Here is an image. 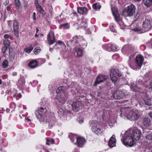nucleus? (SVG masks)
<instances>
[{
    "label": "nucleus",
    "mask_w": 152,
    "mask_h": 152,
    "mask_svg": "<svg viewBox=\"0 0 152 152\" xmlns=\"http://www.w3.org/2000/svg\"><path fill=\"white\" fill-rule=\"evenodd\" d=\"M141 132L140 130L135 129H129L126 131L124 135L123 141L122 142L126 146H132L135 143V140H137L141 137Z\"/></svg>",
    "instance_id": "f257e3e1"
},
{
    "label": "nucleus",
    "mask_w": 152,
    "mask_h": 152,
    "mask_svg": "<svg viewBox=\"0 0 152 152\" xmlns=\"http://www.w3.org/2000/svg\"><path fill=\"white\" fill-rule=\"evenodd\" d=\"M120 116L124 118L134 121L140 116V112L138 110H131L129 107H122L120 109Z\"/></svg>",
    "instance_id": "f03ea898"
},
{
    "label": "nucleus",
    "mask_w": 152,
    "mask_h": 152,
    "mask_svg": "<svg viewBox=\"0 0 152 152\" xmlns=\"http://www.w3.org/2000/svg\"><path fill=\"white\" fill-rule=\"evenodd\" d=\"M65 87L60 86L56 91V92L58 94V100L61 104L64 103L67 98V94L65 91Z\"/></svg>",
    "instance_id": "7ed1b4c3"
},
{
    "label": "nucleus",
    "mask_w": 152,
    "mask_h": 152,
    "mask_svg": "<svg viewBox=\"0 0 152 152\" xmlns=\"http://www.w3.org/2000/svg\"><path fill=\"white\" fill-rule=\"evenodd\" d=\"M91 126L92 131L97 135H100L104 133V130L102 126L97 122L92 121Z\"/></svg>",
    "instance_id": "20e7f679"
},
{
    "label": "nucleus",
    "mask_w": 152,
    "mask_h": 152,
    "mask_svg": "<svg viewBox=\"0 0 152 152\" xmlns=\"http://www.w3.org/2000/svg\"><path fill=\"white\" fill-rule=\"evenodd\" d=\"M135 63L130 65V67L134 70L140 69L144 61L143 56L141 55H138L135 58Z\"/></svg>",
    "instance_id": "39448f33"
},
{
    "label": "nucleus",
    "mask_w": 152,
    "mask_h": 152,
    "mask_svg": "<svg viewBox=\"0 0 152 152\" xmlns=\"http://www.w3.org/2000/svg\"><path fill=\"white\" fill-rule=\"evenodd\" d=\"M110 75L111 80L115 84L118 78L121 76V74L118 69H113L110 71Z\"/></svg>",
    "instance_id": "423d86ee"
},
{
    "label": "nucleus",
    "mask_w": 152,
    "mask_h": 152,
    "mask_svg": "<svg viewBox=\"0 0 152 152\" xmlns=\"http://www.w3.org/2000/svg\"><path fill=\"white\" fill-rule=\"evenodd\" d=\"M133 49L134 48H132L131 45H126L123 47L122 49V52L124 54L129 55L130 54V56L129 57V59L130 60L131 57H132L134 53L133 51Z\"/></svg>",
    "instance_id": "0eeeda50"
},
{
    "label": "nucleus",
    "mask_w": 152,
    "mask_h": 152,
    "mask_svg": "<svg viewBox=\"0 0 152 152\" xmlns=\"http://www.w3.org/2000/svg\"><path fill=\"white\" fill-rule=\"evenodd\" d=\"M126 95H127L126 91L118 90L115 91L113 94V97L115 99H121L123 98Z\"/></svg>",
    "instance_id": "6e6552de"
},
{
    "label": "nucleus",
    "mask_w": 152,
    "mask_h": 152,
    "mask_svg": "<svg viewBox=\"0 0 152 152\" xmlns=\"http://www.w3.org/2000/svg\"><path fill=\"white\" fill-rule=\"evenodd\" d=\"M111 10L114 16L115 20L116 21L118 22V23L119 24L121 28L124 29L123 26L122 27V26L124 25L123 23L120 20V16L119 15L117 11L114 7L111 8Z\"/></svg>",
    "instance_id": "1a4fd4ad"
},
{
    "label": "nucleus",
    "mask_w": 152,
    "mask_h": 152,
    "mask_svg": "<svg viewBox=\"0 0 152 152\" xmlns=\"http://www.w3.org/2000/svg\"><path fill=\"white\" fill-rule=\"evenodd\" d=\"M136 9L134 5L132 4L125 8L124 11L128 16L131 17L133 16L135 13Z\"/></svg>",
    "instance_id": "9d476101"
},
{
    "label": "nucleus",
    "mask_w": 152,
    "mask_h": 152,
    "mask_svg": "<svg viewBox=\"0 0 152 152\" xmlns=\"http://www.w3.org/2000/svg\"><path fill=\"white\" fill-rule=\"evenodd\" d=\"M8 25L10 26H12L13 24V29L15 35L17 37L19 36L18 34V28L19 26L18 22L15 20L13 21H10L8 22Z\"/></svg>",
    "instance_id": "9b49d317"
},
{
    "label": "nucleus",
    "mask_w": 152,
    "mask_h": 152,
    "mask_svg": "<svg viewBox=\"0 0 152 152\" xmlns=\"http://www.w3.org/2000/svg\"><path fill=\"white\" fill-rule=\"evenodd\" d=\"M108 78L107 75H99L97 77L96 81L94 84V86H96L99 84L105 81Z\"/></svg>",
    "instance_id": "f8f14e48"
},
{
    "label": "nucleus",
    "mask_w": 152,
    "mask_h": 152,
    "mask_svg": "<svg viewBox=\"0 0 152 152\" xmlns=\"http://www.w3.org/2000/svg\"><path fill=\"white\" fill-rule=\"evenodd\" d=\"M142 27L145 31H147L152 28V25L149 20L146 19L143 22Z\"/></svg>",
    "instance_id": "ddd939ff"
},
{
    "label": "nucleus",
    "mask_w": 152,
    "mask_h": 152,
    "mask_svg": "<svg viewBox=\"0 0 152 152\" xmlns=\"http://www.w3.org/2000/svg\"><path fill=\"white\" fill-rule=\"evenodd\" d=\"M82 103L80 101H75L72 104V109L75 111H78L81 108Z\"/></svg>",
    "instance_id": "4468645a"
},
{
    "label": "nucleus",
    "mask_w": 152,
    "mask_h": 152,
    "mask_svg": "<svg viewBox=\"0 0 152 152\" xmlns=\"http://www.w3.org/2000/svg\"><path fill=\"white\" fill-rule=\"evenodd\" d=\"M47 39L49 43L51 45L53 44L56 41L54 32L51 31H50L47 36Z\"/></svg>",
    "instance_id": "2eb2a0df"
},
{
    "label": "nucleus",
    "mask_w": 152,
    "mask_h": 152,
    "mask_svg": "<svg viewBox=\"0 0 152 152\" xmlns=\"http://www.w3.org/2000/svg\"><path fill=\"white\" fill-rule=\"evenodd\" d=\"M106 49V50L108 51H115L117 50L118 49V48L116 47V45L111 44H108V45H105Z\"/></svg>",
    "instance_id": "dca6fc26"
},
{
    "label": "nucleus",
    "mask_w": 152,
    "mask_h": 152,
    "mask_svg": "<svg viewBox=\"0 0 152 152\" xmlns=\"http://www.w3.org/2000/svg\"><path fill=\"white\" fill-rule=\"evenodd\" d=\"M143 133L146 135L145 137L146 139L150 141H152V133L150 130L145 129L144 130Z\"/></svg>",
    "instance_id": "f3484780"
},
{
    "label": "nucleus",
    "mask_w": 152,
    "mask_h": 152,
    "mask_svg": "<svg viewBox=\"0 0 152 152\" xmlns=\"http://www.w3.org/2000/svg\"><path fill=\"white\" fill-rule=\"evenodd\" d=\"M87 22V20L85 18L82 17L81 20H78L77 24L80 26L81 27H86V24Z\"/></svg>",
    "instance_id": "a211bd4d"
},
{
    "label": "nucleus",
    "mask_w": 152,
    "mask_h": 152,
    "mask_svg": "<svg viewBox=\"0 0 152 152\" xmlns=\"http://www.w3.org/2000/svg\"><path fill=\"white\" fill-rule=\"evenodd\" d=\"M86 142V140L82 137H78L77 139V145L79 147H82Z\"/></svg>",
    "instance_id": "6ab92c4d"
},
{
    "label": "nucleus",
    "mask_w": 152,
    "mask_h": 152,
    "mask_svg": "<svg viewBox=\"0 0 152 152\" xmlns=\"http://www.w3.org/2000/svg\"><path fill=\"white\" fill-rule=\"evenodd\" d=\"M116 144V139L114 135H113L110 138L108 143V145L110 147H113Z\"/></svg>",
    "instance_id": "aec40b11"
},
{
    "label": "nucleus",
    "mask_w": 152,
    "mask_h": 152,
    "mask_svg": "<svg viewBox=\"0 0 152 152\" xmlns=\"http://www.w3.org/2000/svg\"><path fill=\"white\" fill-rule=\"evenodd\" d=\"M83 38L82 37L80 36H76L73 37V40L72 41L73 42H75L76 43L77 46H78V44L82 40Z\"/></svg>",
    "instance_id": "412c9836"
},
{
    "label": "nucleus",
    "mask_w": 152,
    "mask_h": 152,
    "mask_svg": "<svg viewBox=\"0 0 152 152\" xmlns=\"http://www.w3.org/2000/svg\"><path fill=\"white\" fill-rule=\"evenodd\" d=\"M77 11L78 13L81 14H84L87 13L88 10L87 8L83 7L78 8Z\"/></svg>",
    "instance_id": "4be33fe9"
},
{
    "label": "nucleus",
    "mask_w": 152,
    "mask_h": 152,
    "mask_svg": "<svg viewBox=\"0 0 152 152\" xmlns=\"http://www.w3.org/2000/svg\"><path fill=\"white\" fill-rule=\"evenodd\" d=\"M74 50L77 53V57H80L83 55V50L80 48L76 47L75 48Z\"/></svg>",
    "instance_id": "5701e85b"
},
{
    "label": "nucleus",
    "mask_w": 152,
    "mask_h": 152,
    "mask_svg": "<svg viewBox=\"0 0 152 152\" xmlns=\"http://www.w3.org/2000/svg\"><path fill=\"white\" fill-rule=\"evenodd\" d=\"M28 65L31 68H34L38 65L37 62L36 60L32 61L29 63Z\"/></svg>",
    "instance_id": "b1692460"
},
{
    "label": "nucleus",
    "mask_w": 152,
    "mask_h": 152,
    "mask_svg": "<svg viewBox=\"0 0 152 152\" xmlns=\"http://www.w3.org/2000/svg\"><path fill=\"white\" fill-rule=\"evenodd\" d=\"M144 101L145 104L146 105H151L152 104V100L149 97H145L144 99Z\"/></svg>",
    "instance_id": "393cba45"
},
{
    "label": "nucleus",
    "mask_w": 152,
    "mask_h": 152,
    "mask_svg": "<svg viewBox=\"0 0 152 152\" xmlns=\"http://www.w3.org/2000/svg\"><path fill=\"white\" fill-rule=\"evenodd\" d=\"M70 26L69 23H66L60 25L59 26V28L60 29H66L69 28Z\"/></svg>",
    "instance_id": "a878e982"
},
{
    "label": "nucleus",
    "mask_w": 152,
    "mask_h": 152,
    "mask_svg": "<svg viewBox=\"0 0 152 152\" xmlns=\"http://www.w3.org/2000/svg\"><path fill=\"white\" fill-rule=\"evenodd\" d=\"M78 45L81 46L83 48H85L87 45L86 41L84 39H82V40L79 43Z\"/></svg>",
    "instance_id": "bb28decb"
},
{
    "label": "nucleus",
    "mask_w": 152,
    "mask_h": 152,
    "mask_svg": "<svg viewBox=\"0 0 152 152\" xmlns=\"http://www.w3.org/2000/svg\"><path fill=\"white\" fill-rule=\"evenodd\" d=\"M132 30L135 31L139 32L140 33L145 32L143 29H142L140 26H137L135 28H132Z\"/></svg>",
    "instance_id": "cd10ccee"
},
{
    "label": "nucleus",
    "mask_w": 152,
    "mask_h": 152,
    "mask_svg": "<svg viewBox=\"0 0 152 152\" xmlns=\"http://www.w3.org/2000/svg\"><path fill=\"white\" fill-rule=\"evenodd\" d=\"M35 115L39 121L40 122H42V113H40L39 111L37 110L35 111Z\"/></svg>",
    "instance_id": "c85d7f7f"
},
{
    "label": "nucleus",
    "mask_w": 152,
    "mask_h": 152,
    "mask_svg": "<svg viewBox=\"0 0 152 152\" xmlns=\"http://www.w3.org/2000/svg\"><path fill=\"white\" fill-rule=\"evenodd\" d=\"M144 5L147 7H149L152 4V0H143Z\"/></svg>",
    "instance_id": "c756f323"
},
{
    "label": "nucleus",
    "mask_w": 152,
    "mask_h": 152,
    "mask_svg": "<svg viewBox=\"0 0 152 152\" xmlns=\"http://www.w3.org/2000/svg\"><path fill=\"white\" fill-rule=\"evenodd\" d=\"M101 5L99 3H96L93 5V8L96 10H99L101 8Z\"/></svg>",
    "instance_id": "7c9ffc66"
},
{
    "label": "nucleus",
    "mask_w": 152,
    "mask_h": 152,
    "mask_svg": "<svg viewBox=\"0 0 152 152\" xmlns=\"http://www.w3.org/2000/svg\"><path fill=\"white\" fill-rule=\"evenodd\" d=\"M69 137L72 142H74V140L75 139H77V138L76 135L72 134H69Z\"/></svg>",
    "instance_id": "2f4dec72"
},
{
    "label": "nucleus",
    "mask_w": 152,
    "mask_h": 152,
    "mask_svg": "<svg viewBox=\"0 0 152 152\" xmlns=\"http://www.w3.org/2000/svg\"><path fill=\"white\" fill-rule=\"evenodd\" d=\"M37 9L38 11L40 13L43 14H44V11L42 7L40 5H38L36 6Z\"/></svg>",
    "instance_id": "473e14b6"
},
{
    "label": "nucleus",
    "mask_w": 152,
    "mask_h": 152,
    "mask_svg": "<svg viewBox=\"0 0 152 152\" xmlns=\"http://www.w3.org/2000/svg\"><path fill=\"white\" fill-rule=\"evenodd\" d=\"M33 48L32 46H30V47L26 48L25 49V51L28 53H29L33 49Z\"/></svg>",
    "instance_id": "72a5a7b5"
},
{
    "label": "nucleus",
    "mask_w": 152,
    "mask_h": 152,
    "mask_svg": "<svg viewBox=\"0 0 152 152\" xmlns=\"http://www.w3.org/2000/svg\"><path fill=\"white\" fill-rule=\"evenodd\" d=\"M54 142V140L48 138L47 139V142L46 144L47 145H49L50 143L53 144Z\"/></svg>",
    "instance_id": "f704fd0d"
},
{
    "label": "nucleus",
    "mask_w": 152,
    "mask_h": 152,
    "mask_svg": "<svg viewBox=\"0 0 152 152\" xmlns=\"http://www.w3.org/2000/svg\"><path fill=\"white\" fill-rule=\"evenodd\" d=\"M2 67L4 68H6L8 66V61L7 60H4L2 63Z\"/></svg>",
    "instance_id": "c9c22d12"
},
{
    "label": "nucleus",
    "mask_w": 152,
    "mask_h": 152,
    "mask_svg": "<svg viewBox=\"0 0 152 152\" xmlns=\"http://www.w3.org/2000/svg\"><path fill=\"white\" fill-rule=\"evenodd\" d=\"M40 50L41 49L39 47H36L34 50V53L35 54L37 55L40 52Z\"/></svg>",
    "instance_id": "e433bc0d"
},
{
    "label": "nucleus",
    "mask_w": 152,
    "mask_h": 152,
    "mask_svg": "<svg viewBox=\"0 0 152 152\" xmlns=\"http://www.w3.org/2000/svg\"><path fill=\"white\" fill-rule=\"evenodd\" d=\"M4 44L5 46L8 47L10 45V43L9 40L6 39L4 41Z\"/></svg>",
    "instance_id": "4c0bfd02"
},
{
    "label": "nucleus",
    "mask_w": 152,
    "mask_h": 152,
    "mask_svg": "<svg viewBox=\"0 0 152 152\" xmlns=\"http://www.w3.org/2000/svg\"><path fill=\"white\" fill-rule=\"evenodd\" d=\"M144 124L146 126L149 125L150 121L148 118H145L143 121Z\"/></svg>",
    "instance_id": "58836bf2"
},
{
    "label": "nucleus",
    "mask_w": 152,
    "mask_h": 152,
    "mask_svg": "<svg viewBox=\"0 0 152 152\" xmlns=\"http://www.w3.org/2000/svg\"><path fill=\"white\" fill-rule=\"evenodd\" d=\"M38 111H39L40 113H42V115L43 112H45V109L44 108L42 107H40L38 110H37Z\"/></svg>",
    "instance_id": "ea45409f"
},
{
    "label": "nucleus",
    "mask_w": 152,
    "mask_h": 152,
    "mask_svg": "<svg viewBox=\"0 0 152 152\" xmlns=\"http://www.w3.org/2000/svg\"><path fill=\"white\" fill-rule=\"evenodd\" d=\"M15 4L16 7H19L20 4V1L19 0H15Z\"/></svg>",
    "instance_id": "a19ab883"
},
{
    "label": "nucleus",
    "mask_w": 152,
    "mask_h": 152,
    "mask_svg": "<svg viewBox=\"0 0 152 152\" xmlns=\"http://www.w3.org/2000/svg\"><path fill=\"white\" fill-rule=\"evenodd\" d=\"M58 112L61 115H64V111L62 109H61L59 110Z\"/></svg>",
    "instance_id": "79ce46f5"
},
{
    "label": "nucleus",
    "mask_w": 152,
    "mask_h": 152,
    "mask_svg": "<svg viewBox=\"0 0 152 152\" xmlns=\"http://www.w3.org/2000/svg\"><path fill=\"white\" fill-rule=\"evenodd\" d=\"M56 45H59L62 46H64L65 45L64 43L61 41H58L56 43Z\"/></svg>",
    "instance_id": "37998d69"
},
{
    "label": "nucleus",
    "mask_w": 152,
    "mask_h": 152,
    "mask_svg": "<svg viewBox=\"0 0 152 152\" xmlns=\"http://www.w3.org/2000/svg\"><path fill=\"white\" fill-rule=\"evenodd\" d=\"M110 29L111 31L113 32H116V30L114 28V26L113 25H110Z\"/></svg>",
    "instance_id": "c03bdc74"
},
{
    "label": "nucleus",
    "mask_w": 152,
    "mask_h": 152,
    "mask_svg": "<svg viewBox=\"0 0 152 152\" xmlns=\"http://www.w3.org/2000/svg\"><path fill=\"white\" fill-rule=\"evenodd\" d=\"M13 96L14 97H19V98H21V95L20 93H18V94H15L13 95Z\"/></svg>",
    "instance_id": "a18cd8bd"
},
{
    "label": "nucleus",
    "mask_w": 152,
    "mask_h": 152,
    "mask_svg": "<svg viewBox=\"0 0 152 152\" xmlns=\"http://www.w3.org/2000/svg\"><path fill=\"white\" fill-rule=\"evenodd\" d=\"M130 89L132 91L134 92H136L138 91V90H137V87L136 86H135V88H134L133 87V86H132L130 87Z\"/></svg>",
    "instance_id": "49530a36"
},
{
    "label": "nucleus",
    "mask_w": 152,
    "mask_h": 152,
    "mask_svg": "<svg viewBox=\"0 0 152 152\" xmlns=\"http://www.w3.org/2000/svg\"><path fill=\"white\" fill-rule=\"evenodd\" d=\"M77 120L78 122L80 124H82L83 122V119L82 118H78Z\"/></svg>",
    "instance_id": "de8ad7c7"
},
{
    "label": "nucleus",
    "mask_w": 152,
    "mask_h": 152,
    "mask_svg": "<svg viewBox=\"0 0 152 152\" xmlns=\"http://www.w3.org/2000/svg\"><path fill=\"white\" fill-rule=\"evenodd\" d=\"M8 47H7L6 46H4V47H3L2 49V52L3 53H5L6 52V51L7 50V48Z\"/></svg>",
    "instance_id": "09e8293b"
},
{
    "label": "nucleus",
    "mask_w": 152,
    "mask_h": 152,
    "mask_svg": "<svg viewBox=\"0 0 152 152\" xmlns=\"http://www.w3.org/2000/svg\"><path fill=\"white\" fill-rule=\"evenodd\" d=\"M9 58L12 61L14 59V55H12L9 57Z\"/></svg>",
    "instance_id": "8fccbe9b"
},
{
    "label": "nucleus",
    "mask_w": 152,
    "mask_h": 152,
    "mask_svg": "<svg viewBox=\"0 0 152 152\" xmlns=\"http://www.w3.org/2000/svg\"><path fill=\"white\" fill-rule=\"evenodd\" d=\"M10 36L7 34H5L4 36V37L5 39H7L10 37Z\"/></svg>",
    "instance_id": "3c124183"
},
{
    "label": "nucleus",
    "mask_w": 152,
    "mask_h": 152,
    "mask_svg": "<svg viewBox=\"0 0 152 152\" xmlns=\"http://www.w3.org/2000/svg\"><path fill=\"white\" fill-rule=\"evenodd\" d=\"M10 106H13V108L15 109L16 107L15 104L14 102L10 104Z\"/></svg>",
    "instance_id": "603ef678"
},
{
    "label": "nucleus",
    "mask_w": 152,
    "mask_h": 152,
    "mask_svg": "<svg viewBox=\"0 0 152 152\" xmlns=\"http://www.w3.org/2000/svg\"><path fill=\"white\" fill-rule=\"evenodd\" d=\"M33 19L34 20H36V13L35 12H34L33 13Z\"/></svg>",
    "instance_id": "864d4df0"
},
{
    "label": "nucleus",
    "mask_w": 152,
    "mask_h": 152,
    "mask_svg": "<svg viewBox=\"0 0 152 152\" xmlns=\"http://www.w3.org/2000/svg\"><path fill=\"white\" fill-rule=\"evenodd\" d=\"M109 124V125L110 127H111L112 126H113L114 124V123H112V122H109V121H108L107 122Z\"/></svg>",
    "instance_id": "5fc2aeb1"
},
{
    "label": "nucleus",
    "mask_w": 152,
    "mask_h": 152,
    "mask_svg": "<svg viewBox=\"0 0 152 152\" xmlns=\"http://www.w3.org/2000/svg\"><path fill=\"white\" fill-rule=\"evenodd\" d=\"M21 80H22V84H24L25 83V80L24 79H21L19 81V83H20Z\"/></svg>",
    "instance_id": "6e6d98bb"
},
{
    "label": "nucleus",
    "mask_w": 152,
    "mask_h": 152,
    "mask_svg": "<svg viewBox=\"0 0 152 152\" xmlns=\"http://www.w3.org/2000/svg\"><path fill=\"white\" fill-rule=\"evenodd\" d=\"M34 4L36 6L39 5L38 4V0H34Z\"/></svg>",
    "instance_id": "4d7b16f0"
},
{
    "label": "nucleus",
    "mask_w": 152,
    "mask_h": 152,
    "mask_svg": "<svg viewBox=\"0 0 152 152\" xmlns=\"http://www.w3.org/2000/svg\"><path fill=\"white\" fill-rule=\"evenodd\" d=\"M17 73L16 72H13L12 73V75L13 76H16L17 75Z\"/></svg>",
    "instance_id": "13d9d810"
},
{
    "label": "nucleus",
    "mask_w": 152,
    "mask_h": 152,
    "mask_svg": "<svg viewBox=\"0 0 152 152\" xmlns=\"http://www.w3.org/2000/svg\"><path fill=\"white\" fill-rule=\"evenodd\" d=\"M7 9L8 11H10L11 9V8L10 6H7Z\"/></svg>",
    "instance_id": "bf43d9fd"
},
{
    "label": "nucleus",
    "mask_w": 152,
    "mask_h": 152,
    "mask_svg": "<svg viewBox=\"0 0 152 152\" xmlns=\"http://www.w3.org/2000/svg\"><path fill=\"white\" fill-rule=\"evenodd\" d=\"M9 1H6L4 3V4L5 5H7L9 3Z\"/></svg>",
    "instance_id": "052dcab7"
},
{
    "label": "nucleus",
    "mask_w": 152,
    "mask_h": 152,
    "mask_svg": "<svg viewBox=\"0 0 152 152\" xmlns=\"http://www.w3.org/2000/svg\"><path fill=\"white\" fill-rule=\"evenodd\" d=\"M149 116L152 118V112L149 114Z\"/></svg>",
    "instance_id": "680f3d73"
},
{
    "label": "nucleus",
    "mask_w": 152,
    "mask_h": 152,
    "mask_svg": "<svg viewBox=\"0 0 152 152\" xmlns=\"http://www.w3.org/2000/svg\"><path fill=\"white\" fill-rule=\"evenodd\" d=\"M6 111L7 113H8L10 111V109H8V108H7L6 109Z\"/></svg>",
    "instance_id": "e2e57ef3"
},
{
    "label": "nucleus",
    "mask_w": 152,
    "mask_h": 152,
    "mask_svg": "<svg viewBox=\"0 0 152 152\" xmlns=\"http://www.w3.org/2000/svg\"><path fill=\"white\" fill-rule=\"evenodd\" d=\"M49 127L51 129L52 127H53V125H52V124H51V125L50 124L49 125Z\"/></svg>",
    "instance_id": "0e129e2a"
},
{
    "label": "nucleus",
    "mask_w": 152,
    "mask_h": 152,
    "mask_svg": "<svg viewBox=\"0 0 152 152\" xmlns=\"http://www.w3.org/2000/svg\"><path fill=\"white\" fill-rule=\"evenodd\" d=\"M25 119L26 120H27L28 121H30V120L28 118L26 117Z\"/></svg>",
    "instance_id": "69168bd1"
},
{
    "label": "nucleus",
    "mask_w": 152,
    "mask_h": 152,
    "mask_svg": "<svg viewBox=\"0 0 152 152\" xmlns=\"http://www.w3.org/2000/svg\"><path fill=\"white\" fill-rule=\"evenodd\" d=\"M63 19H60V20H59V22L60 23H61L63 20Z\"/></svg>",
    "instance_id": "338daca9"
},
{
    "label": "nucleus",
    "mask_w": 152,
    "mask_h": 152,
    "mask_svg": "<svg viewBox=\"0 0 152 152\" xmlns=\"http://www.w3.org/2000/svg\"><path fill=\"white\" fill-rule=\"evenodd\" d=\"M150 87L152 89V82H151L150 84Z\"/></svg>",
    "instance_id": "774afa93"
}]
</instances>
